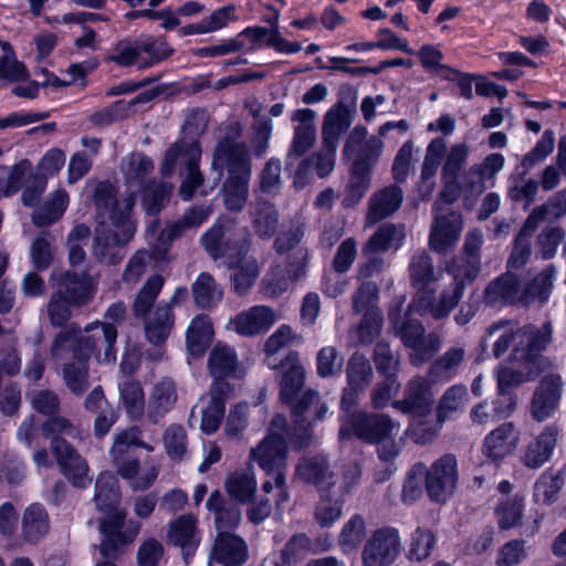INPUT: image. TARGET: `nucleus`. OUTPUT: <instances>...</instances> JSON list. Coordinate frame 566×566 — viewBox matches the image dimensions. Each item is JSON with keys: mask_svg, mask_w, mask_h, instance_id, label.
Wrapping results in <instances>:
<instances>
[{"mask_svg": "<svg viewBox=\"0 0 566 566\" xmlns=\"http://www.w3.org/2000/svg\"><path fill=\"white\" fill-rule=\"evenodd\" d=\"M120 170L125 177V182L129 191L128 196L122 201L114 197L113 207L125 211V201L136 200V193L144 191L143 207L148 213L158 212L172 193L174 186L168 182L158 185L146 184L148 177L154 170V164L150 158L142 153H133L125 157L120 165ZM116 190L114 189V196Z\"/></svg>", "mask_w": 566, "mask_h": 566, "instance_id": "11", "label": "nucleus"}, {"mask_svg": "<svg viewBox=\"0 0 566 566\" xmlns=\"http://www.w3.org/2000/svg\"><path fill=\"white\" fill-rule=\"evenodd\" d=\"M402 202V191L390 185L375 192L368 202L366 221L374 224L397 211Z\"/></svg>", "mask_w": 566, "mask_h": 566, "instance_id": "30", "label": "nucleus"}, {"mask_svg": "<svg viewBox=\"0 0 566 566\" xmlns=\"http://www.w3.org/2000/svg\"><path fill=\"white\" fill-rule=\"evenodd\" d=\"M177 401L176 384L164 378L155 384L148 398L147 417L153 423L165 417L175 406Z\"/></svg>", "mask_w": 566, "mask_h": 566, "instance_id": "29", "label": "nucleus"}, {"mask_svg": "<svg viewBox=\"0 0 566 566\" xmlns=\"http://www.w3.org/2000/svg\"><path fill=\"white\" fill-rule=\"evenodd\" d=\"M205 250L214 259H221L231 271L230 280L234 292L247 294L259 276L260 269L255 258L248 254L250 241L247 233L235 240L229 228L218 220L201 237Z\"/></svg>", "mask_w": 566, "mask_h": 566, "instance_id": "6", "label": "nucleus"}, {"mask_svg": "<svg viewBox=\"0 0 566 566\" xmlns=\"http://www.w3.org/2000/svg\"><path fill=\"white\" fill-rule=\"evenodd\" d=\"M228 390L224 382H214L209 396L201 399L200 429L206 434L214 433L224 416V399L222 395Z\"/></svg>", "mask_w": 566, "mask_h": 566, "instance_id": "27", "label": "nucleus"}, {"mask_svg": "<svg viewBox=\"0 0 566 566\" xmlns=\"http://www.w3.org/2000/svg\"><path fill=\"white\" fill-rule=\"evenodd\" d=\"M163 444L168 458L182 461L188 454V437L181 424H169L163 433Z\"/></svg>", "mask_w": 566, "mask_h": 566, "instance_id": "53", "label": "nucleus"}, {"mask_svg": "<svg viewBox=\"0 0 566 566\" xmlns=\"http://www.w3.org/2000/svg\"><path fill=\"white\" fill-rule=\"evenodd\" d=\"M211 213L212 208L210 206L191 207L179 220L171 223L161 235L172 240L187 230L200 227Z\"/></svg>", "mask_w": 566, "mask_h": 566, "instance_id": "50", "label": "nucleus"}, {"mask_svg": "<svg viewBox=\"0 0 566 566\" xmlns=\"http://www.w3.org/2000/svg\"><path fill=\"white\" fill-rule=\"evenodd\" d=\"M195 303L201 308H211L222 300V289L209 273H200L192 284Z\"/></svg>", "mask_w": 566, "mask_h": 566, "instance_id": "48", "label": "nucleus"}, {"mask_svg": "<svg viewBox=\"0 0 566 566\" xmlns=\"http://www.w3.org/2000/svg\"><path fill=\"white\" fill-rule=\"evenodd\" d=\"M434 214L429 245L434 252L447 253L455 247L459 240L463 227L462 216L455 211L443 214L436 210Z\"/></svg>", "mask_w": 566, "mask_h": 566, "instance_id": "18", "label": "nucleus"}, {"mask_svg": "<svg viewBox=\"0 0 566 566\" xmlns=\"http://www.w3.org/2000/svg\"><path fill=\"white\" fill-rule=\"evenodd\" d=\"M305 371L301 364L298 354L291 352L282 361V377L280 381L281 399L292 403L295 396L304 385Z\"/></svg>", "mask_w": 566, "mask_h": 566, "instance_id": "33", "label": "nucleus"}, {"mask_svg": "<svg viewBox=\"0 0 566 566\" xmlns=\"http://www.w3.org/2000/svg\"><path fill=\"white\" fill-rule=\"evenodd\" d=\"M130 446H127L123 440L114 437V442L111 448L109 454L118 474L122 478H132L137 472L139 461L135 458H126Z\"/></svg>", "mask_w": 566, "mask_h": 566, "instance_id": "61", "label": "nucleus"}, {"mask_svg": "<svg viewBox=\"0 0 566 566\" xmlns=\"http://www.w3.org/2000/svg\"><path fill=\"white\" fill-rule=\"evenodd\" d=\"M458 479V460L453 454H444L430 468L426 467L424 485L430 500L446 503L453 495Z\"/></svg>", "mask_w": 566, "mask_h": 566, "instance_id": "13", "label": "nucleus"}, {"mask_svg": "<svg viewBox=\"0 0 566 566\" xmlns=\"http://www.w3.org/2000/svg\"><path fill=\"white\" fill-rule=\"evenodd\" d=\"M164 277L155 274L147 279L133 302V312L137 318H145L151 311L164 286Z\"/></svg>", "mask_w": 566, "mask_h": 566, "instance_id": "47", "label": "nucleus"}, {"mask_svg": "<svg viewBox=\"0 0 566 566\" xmlns=\"http://www.w3.org/2000/svg\"><path fill=\"white\" fill-rule=\"evenodd\" d=\"M254 232L262 239H271L279 227V210L269 201H258L250 209Z\"/></svg>", "mask_w": 566, "mask_h": 566, "instance_id": "39", "label": "nucleus"}, {"mask_svg": "<svg viewBox=\"0 0 566 566\" xmlns=\"http://www.w3.org/2000/svg\"><path fill=\"white\" fill-rule=\"evenodd\" d=\"M518 443L520 432L513 423L506 422L485 436L482 452L492 462H501L516 450Z\"/></svg>", "mask_w": 566, "mask_h": 566, "instance_id": "22", "label": "nucleus"}, {"mask_svg": "<svg viewBox=\"0 0 566 566\" xmlns=\"http://www.w3.org/2000/svg\"><path fill=\"white\" fill-rule=\"evenodd\" d=\"M49 531V517L39 504L30 505L23 515L22 533L28 542H38Z\"/></svg>", "mask_w": 566, "mask_h": 566, "instance_id": "51", "label": "nucleus"}, {"mask_svg": "<svg viewBox=\"0 0 566 566\" xmlns=\"http://www.w3.org/2000/svg\"><path fill=\"white\" fill-rule=\"evenodd\" d=\"M211 558L223 566H240L248 558V544L233 533L219 532L211 551Z\"/></svg>", "mask_w": 566, "mask_h": 566, "instance_id": "24", "label": "nucleus"}, {"mask_svg": "<svg viewBox=\"0 0 566 566\" xmlns=\"http://www.w3.org/2000/svg\"><path fill=\"white\" fill-rule=\"evenodd\" d=\"M75 363H69L63 368V378L67 388L75 395H81L87 389V360L78 355H73Z\"/></svg>", "mask_w": 566, "mask_h": 566, "instance_id": "58", "label": "nucleus"}, {"mask_svg": "<svg viewBox=\"0 0 566 566\" xmlns=\"http://www.w3.org/2000/svg\"><path fill=\"white\" fill-rule=\"evenodd\" d=\"M346 371L348 385L356 390H365L371 380V365L369 360L360 354H354L350 357Z\"/></svg>", "mask_w": 566, "mask_h": 566, "instance_id": "57", "label": "nucleus"}, {"mask_svg": "<svg viewBox=\"0 0 566 566\" xmlns=\"http://www.w3.org/2000/svg\"><path fill=\"white\" fill-rule=\"evenodd\" d=\"M143 319L148 342L159 346L169 337L175 317L169 304L159 303L155 310Z\"/></svg>", "mask_w": 566, "mask_h": 566, "instance_id": "34", "label": "nucleus"}, {"mask_svg": "<svg viewBox=\"0 0 566 566\" xmlns=\"http://www.w3.org/2000/svg\"><path fill=\"white\" fill-rule=\"evenodd\" d=\"M208 366L216 379L237 376L238 358L234 349L224 344H216L210 353Z\"/></svg>", "mask_w": 566, "mask_h": 566, "instance_id": "46", "label": "nucleus"}, {"mask_svg": "<svg viewBox=\"0 0 566 566\" xmlns=\"http://www.w3.org/2000/svg\"><path fill=\"white\" fill-rule=\"evenodd\" d=\"M434 394L427 378H412L405 390V398L392 402V407L411 417L407 433L418 444L431 442L443 423L429 420Z\"/></svg>", "mask_w": 566, "mask_h": 566, "instance_id": "10", "label": "nucleus"}, {"mask_svg": "<svg viewBox=\"0 0 566 566\" xmlns=\"http://www.w3.org/2000/svg\"><path fill=\"white\" fill-rule=\"evenodd\" d=\"M296 475L304 482L319 488L334 484L331 481L333 473L329 471L327 459L321 453L305 455L296 467Z\"/></svg>", "mask_w": 566, "mask_h": 566, "instance_id": "36", "label": "nucleus"}, {"mask_svg": "<svg viewBox=\"0 0 566 566\" xmlns=\"http://www.w3.org/2000/svg\"><path fill=\"white\" fill-rule=\"evenodd\" d=\"M241 132L239 123L231 124L226 136L218 143L212 159V168L219 171V176L223 170L228 172L223 185V201L229 210H242L249 196L252 167L247 144L237 140Z\"/></svg>", "mask_w": 566, "mask_h": 566, "instance_id": "5", "label": "nucleus"}, {"mask_svg": "<svg viewBox=\"0 0 566 566\" xmlns=\"http://www.w3.org/2000/svg\"><path fill=\"white\" fill-rule=\"evenodd\" d=\"M276 321L277 315L272 307L254 305L235 315L230 325L239 335L252 337L268 332Z\"/></svg>", "mask_w": 566, "mask_h": 566, "instance_id": "20", "label": "nucleus"}, {"mask_svg": "<svg viewBox=\"0 0 566 566\" xmlns=\"http://www.w3.org/2000/svg\"><path fill=\"white\" fill-rule=\"evenodd\" d=\"M559 431L556 424L546 426L524 450L521 458L523 464L530 469H538L546 463L556 447Z\"/></svg>", "mask_w": 566, "mask_h": 566, "instance_id": "25", "label": "nucleus"}, {"mask_svg": "<svg viewBox=\"0 0 566 566\" xmlns=\"http://www.w3.org/2000/svg\"><path fill=\"white\" fill-rule=\"evenodd\" d=\"M327 412L328 407L325 403H319L317 392L308 390L292 408L295 422L293 431L291 432L287 428L285 417L276 415L272 419L268 436L251 449L250 460L256 462L268 475L275 479V486L280 495L279 505L289 500L285 486L286 440L289 439L296 448L307 447L312 441L310 427L313 420L324 419Z\"/></svg>", "mask_w": 566, "mask_h": 566, "instance_id": "1", "label": "nucleus"}, {"mask_svg": "<svg viewBox=\"0 0 566 566\" xmlns=\"http://www.w3.org/2000/svg\"><path fill=\"white\" fill-rule=\"evenodd\" d=\"M94 201L101 220L92 247L93 255L101 263L117 264L125 256L124 247L136 232V223L130 216L133 200L125 201V211L114 208V186L99 182L94 191Z\"/></svg>", "mask_w": 566, "mask_h": 566, "instance_id": "4", "label": "nucleus"}, {"mask_svg": "<svg viewBox=\"0 0 566 566\" xmlns=\"http://www.w3.org/2000/svg\"><path fill=\"white\" fill-rule=\"evenodd\" d=\"M416 54L426 72L446 80H452L458 75L454 69L443 64V52L440 44H423Z\"/></svg>", "mask_w": 566, "mask_h": 566, "instance_id": "45", "label": "nucleus"}, {"mask_svg": "<svg viewBox=\"0 0 566 566\" xmlns=\"http://www.w3.org/2000/svg\"><path fill=\"white\" fill-rule=\"evenodd\" d=\"M352 116L343 102H337L324 115L322 139L324 148L336 150L340 136L349 128Z\"/></svg>", "mask_w": 566, "mask_h": 566, "instance_id": "26", "label": "nucleus"}, {"mask_svg": "<svg viewBox=\"0 0 566 566\" xmlns=\"http://www.w3.org/2000/svg\"><path fill=\"white\" fill-rule=\"evenodd\" d=\"M70 198L64 189L52 192L43 206L32 213V221L38 227L49 226L62 218L69 207Z\"/></svg>", "mask_w": 566, "mask_h": 566, "instance_id": "43", "label": "nucleus"}, {"mask_svg": "<svg viewBox=\"0 0 566 566\" xmlns=\"http://www.w3.org/2000/svg\"><path fill=\"white\" fill-rule=\"evenodd\" d=\"M560 394V376L555 374L545 376L532 399L531 411L534 419L542 422L551 418L557 410Z\"/></svg>", "mask_w": 566, "mask_h": 566, "instance_id": "21", "label": "nucleus"}, {"mask_svg": "<svg viewBox=\"0 0 566 566\" xmlns=\"http://www.w3.org/2000/svg\"><path fill=\"white\" fill-rule=\"evenodd\" d=\"M409 275L417 296L409 304L403 317L401 304L389 312V321L394 332L401 338L403 344L411 349L410 360L415 366H420L429 360L440 348L441 339L434 334L424 335L422 325L418 317L426 313L431 314L432 294L436 292L440 274L434 272L431 259L424 252L412 255L409 263Z\"/></svg>", "mask_w": 566, "mask_h": 566, "instance_id": "2", "label": "nucleus"}, {"mask_svg": "<svg viewBox=\"0 0 566 566\" xmlns=\"http://www.w3.org/2000/svg\"><path fill=\"white\" fill-rule=\"evenodd\" d=\"M207 124L208 117L205 111L191 112L182 127L184 137L167 150L161 166L163 174L169 176L178 164L185 165L186 175L182 177L179 192L186 201L191 199L195 190L202 182V175L198 168L201 148L197 138L203 133Z\"/></svg>", "mask_w": 566, "mask_h": 566, "instance_id": "8", "label": "nucleus"}, {"mask_svg": "<svg viewBox=\"0 0 566 566\" xmlns=\"http://www.w3.org/2000/svg\"><path fill=\"white\" fill-rule=\"evenodd\" d=\"M480 271L479 260H463L454 265L450 272L452 274V285L443 291L437 306L431 307V315L434 318L447 316L459 303L467 283L472 282Z\"/></svg>", "mask_w": 566, "mask_h": 566, "instance_id": "15", "label": "nucleus"}, {"mask_svg": "<svg viewBox=\"0 0 566 566\" xmlns=\"http://www.w3.org/2000/svg\"><path fill=\"white\" fill-rule=\"evenodd\" d=\"M384 149V142L380 136L367 137V128L364 126H356L350 132L345 148L344 155H355L354 163H361L368 166V170L377 164Z\"/></svg>", "mask_w": 566, "mask_h": 566, "instance_id": "19", "label": "nucleus"}, {"mask_svg": "<svg viewBox=\"0 0 566 566\" xmlns=\"http://www.w3.org/2000/svg\"><path fill=\"white\" fill-rule=\"evenodd\" d=\"M343 513V501L323 494L315 509V520L322 527H329L339 520Z\"/></svg>", "mask_w": 566, "mask_h": 566, "instance_id": "62", "label": "nucleus"}, {"mask_svg": "<svg viewBox=\"0 0 566 566\" xmlns=\"http://www.w3.org/2000/svg\"><path fill=\"white\" fill-rule=\"evenodd\" d=\"M399 432L400 423L392 420L385 413L356 411V413L348 415L343 418V423L339 429V438L344 440L354 434L359 439L374 444L390 433Z\"/></svg>", "mask_w": 566, "mask_h": 566, "instance_id": "12", "label": "nucleus"}, {"mask_svg": "<svg viewBox=\"0 0 566 566\" xmlns=\"http://www.w3.org/2000/svg\"><path fill=\"white\" fill-rule=\"evenodd\" d=\"M117 329L114 325L104 322H95L85 327L84 332L72 331L61 332L53 345L52 355L56 358H64L71 350L84 359L95 356L101 364H112L116 360L115 343Z\"/></svg>", "mask_w": 566, "mask_h": 566, "instance_id": "9", "label": "nucleus"}, {"mask_svg": "<svg viewBox=\"0 0 566 566\" xmlns=\"http://www.w3.org/2000/svg\"><path fill=\"white\" fill-rule=\"evenodd\" d=\"M370 174L367 165L353 163L350 180L343 199L345 207H354L361 200L370 186Z\"/></svg>", "mask_w": 566, "mask_h": 566, "instance_id": "49", "label": "nucleus"}, {"mask_svg": "<svg viewBox=\"0 0 566 566\" xmlns=\"http://www.w3.org/2000/svg\"><path fill=\"white\" fill-rule=\"evenodd\" d=\"M503 155L494 153L486 156L480 165H474L467 174V178H475L464 184L463 189L470 192H482L485 188L484 180L493 178L504 167Z\"/></svg>", "mask_w": 566, "mask_h": 566, "instance_id": "38", "label": "nucleus"}, {"mask_svg": "<svg viewBox=\"0 0 566 566\" xmlns=\"http://www.w3.org/2000/svg\"><path fill=\"white\" fill-rule=\"evenodd\" d=\"M447 150V142L437 137L432 139L427 149L421 169L420 191L422 199H428L434 189V176L441 165V159Z\"/></svg>", "mask_w": 566, "mask_h": 566, "instance_id": "35", "label": "nucleus"}, {"mask_svg": "<svg viewBox=\"0 0 566 566\" xmlns=\"http://www.w3.org/2000/svg\"><path fill=\"white\" fill-rule=\"evenodd\" d=\"M468 389L464 385H453L440 398L437 418L440 423L449 420L453 413L462 410L468 402Z\"/></svg>", "mask_w": 566, "mask_h": 566, "instance_id": "52", "label": "nucleus"}, {"mask_svg": "<svg viewBox=\"0 0 566 566\" xmlns=\"http://www.w3.org/2000/svg\"><path fill=\"white\" fill-rule=\"evenodd\" d=\"M493 337V356L499 358L512 347L511 360L520 364L518 368L501 366L495 371L497 388L502 394L538 376L543 364L541 352L552 340V326L546 323L541 327H515L511 323L499 322L488 328L484 343Z\"/></svg>", "mask_w": 566, "mask_h": 566, "instance_id": "3", "label": "nucleus"}, {"mask_svg": "<svg viewBox=\"0 0 566 566\" xmlns=\"http://www.w3.org/2000/svg\"><path fill=\"white\" fill-rule=\"evenodd\" d=\"M52 452L64 475L76 488H86L91 484L86 461L75 449L63 439L54 438L51 443Z\"/></svg>", "mask_w": 566, "mask_h": 566, "instance_id": "17", "label": "nucleus"}, {"mask_svg": "<svg viewBox=\"0 0 566 566\" xmlns=\"http://www.w3.org/2000/svg\"><path fill=\"white\" fill-rule=\"evenodd\" d=\"M563 479L559 473L545 471L541 474L534 485V500L537 503L551 504L563 486Z\"/></svg>", "mask_w": 566, "mask_h": 566, "instance_id": "56", "label": "nucleus"}, {"mask_svg": "<svg viewBox=\"0 0 566 566\" xmlns=\"http://www.w3.org/2000/svg\"><path fill=\"white\" fill-rule=\"evenodd\" d=\"M545 217L546 208L544 206L535 208L528 216L515 239V244L509 259L510 269H520L527 262L531 256L530 238Z\"/></svg>", "mask_w": 566, "mask_h": 566, "instance_id": "28", "label": "nucleus"}, {"mask_svg": "<svg viewBox=\"0 0 566 566\" xmlns=\"http://www.w3.org/2000/svg\"><path fill=\"white\" fill-rule=\"evenodd\" d=\"M464 356L465 352L461 347H452L440 356L430 367V379H427L430 386L432 387L433 382L451 380L457 375Z\"/></svg>", "mask_w": 566, "mask_h": 566, "instance_id": "41", "label": "nucleus"}, {"mask_svg": "<svg viewBox=\"0 0 566 566\" xmlns=\"http://www.w3.org/2000/svg\"><path fill=\"white\" fill-rule=\"evenodd\" d=\"M213 337L211 321L206 315L196 316L187 329V348L191 356L201 357Z\"/></svg>", "mask_w": 566, "mask_h": 566, "instance_id": "40", "label": "nucleus"}, {"mask_svg": "<svg viewBox=\"0 0 566 566\" xmlns=\"http://www.w3.org/2000/svg\"><path fill=\"white\" fill-rule=\"evenodd\" d=\"M401 549L399 533L394 527H382L373 532L363 549L364 566H389Z\"/></svg>", "mask_w": 566, "mask_h": 566, "instance_id": "14", "label": "nucleus"}, {"mask_svg": "<svg viewBox=\"0 0 566 566\" xmlns=\"http://www.w3.org/2000/svg\"><path fill=\"white\" fill-rule=\"evenodd\" d=\"M305 256L297 263H289L286 269L282 268L279 263H273L264 274L261 284L260 293L266 298H277L284 294L291 283L302 280L306 273Z\"/></svg>", "mask_w": 566, "mask_h": 566, "instance_id": "16", "label": "nucleus"}, {"mask_svg": "<svg viewBox=\"0 0 566 566\" xmlns=\"http://www.w3.org/2000/svg\"><path fill=\"white\" fill-rule=\"evenodd\" d=\"M228 494L237 501L245 502L256 491V480L252 472L237 471L229 475L226 481Z\"/></svg>", "mask_w": 566, "mask_h": 566, "instance_id": "55", "label": "nucleus"}, {"mask_svg": "<svg viewBox=\"0 0 566 566\" xmlns=\"http://www.w3.org/2000/svg\"><path fill=\"white\" fill-rule=\"evenodd\" d=\"M366 535L365 520L354 515L342 528L338 536V544L344 553L354 552L363 542Z\"/></svg>", "mask_w": 566, "mask_h": 566, "instance_id": "59", "label": "nucleus"}, {"mask_svg": "<svg viewBox=\"0 0 566 566\" xmlns=\"http://www.w3.org/2000/svg\"><path fill=\"white\" fill-rule=\"evenodd\" d=\"M138 42L144 69L161 62L172 53V49L163 38L142 35L138 38Z\"/></svg>", "mask_w": 566, "mask_h": 566, "instance_id": "54", "label": "nucleus"}, {"mask_svg": "<svg viewBox=\"0 0 566 566\" xmlns=\"http://www.w3.org/2000/svg\"><path fill=\"white\" fill-rule=\"evenodd\" d=\"M470 154V148L465 143H458L450 147L442 165V179L457 178L462 166L465 164Z\"/></svg>", "mask_w": 566, "mask_h": 566, "instance_id": "63", "label": "nucleus"}, {"mask_svg": "<svg viewBox=\"0 0 566 566\" xmlns=\"http://www.w3.org/2000/svg\"><path fill=\"white\" fill-rule=\"evenodd\" d=\"M405 239V230L391 223L381 226L377 232L368 240L363 249L365 255H373L385 252L389 249H399Z\"/></svg>", "mask_w": 566, "mask_h": 566, "instance_id": "42", "label": "nucleus"}, {"mask_svg": "<svg viewBox=\"0 0 566 566\" xmlns=\"http://www.w3.org/2000/svg\"><path fill=\"white\" fill-rule=\"evenodd\" d=\"M94 500L97 509L105 513V517L99 525V531L104 536L99 545L101 554L105 558H114L123 546L135 541L140 524L129 521L125 531H122L126 513L118 509L120 492L118 481L114 474L103 472L98 475L95 483Z\"/></svg>", "mask_w": 566, "mask_h": 566, "instance_id": "7", "label": "nucleus"}, {"mask_svg": "<svg viewBox=\"0 0 566 566\" xmlns=\"http://www.w3.org/2000/svg\"><path fill=\"white\" fill-rule=\"evenodd\" d=\"M522 300L521 285L512 273L493 280L484 291V302L491 306H502Z\"/></svg>", "mask_w": 566, "mask_h": 566, "instance_id": "32", "label": "nucleus"}, {"mask_svg": "<svg viewBox=\"0 0 566 566\" xmlns=\"http://www.w3.org/2000/svg\"><path fill=\"white\" fill-rule=\"evenodd\" d=\"M527 556L526 543L520 539H513L505 543L497 552L495 558L496 566H516Z\"/></svg>", "mask_w": 566, "mask_h": 566, "instance_id": "64", "label": "nucleus"}, {"mask_svg": "<svg viewBox=\"0 0 566 566\" xmlns=\"http://www.w3.org/2000/svg\"><path fill=\"white\" fill-rule=\"evenodd\" d=\"M119 401L132 420L140 419L145 412V396L139 381L126 379L119 382Z\"/></svg>", "mask_w": 566, "mask_h": 566, "instance_id": "44", "label": "nucleus"}, {"mask_svg": "<svg viewBox=\"0 0 566 566\" xmlns=\"http://www.w3.org/2000/svg\"><path fill=\"white\" fill-rule=\"evenodd\" d=\"M32 165L29 160H21L10 170L0 168V185L3 197L15 193L24 179L31 172Z\"/></svg>", "mask_w": 566, "mask_h": 566, "instance_id": "60", "label": "nucleus"}, {"mask_svg": "<svg viewBox=\"0 0 566 566\" xmlns=\"http://www.w3.org/2000/svg\"><path fill=\"white\" fill-rule=\"evenodd\" d=\"M98 279L88 274L78 276L75 273L61 274L57 283L62 287L63 293L69 296V302L73 305L81 306L90 302L97 289Z\"/></svg>", "mask_w": 566, "mask_h": 566, "instance_id": "31", "label": "nucleus"}, {"mask_svg": "<svg viewBox=\"0 0 566 566\" xmlns=\"http://www.w3.org/2000/svg\"><path fill=\"white\" fill-rule=\"evenodd\" d=\"M167 539L172 545L180 547L182 556L188 563L200 544L197 518L191 514H184L171 521L168 526Z\"/></svg>", "mask_w": 566, "mask_h": 566, "instance_id": "23", "label": "nucleus"}, {"mask_svg": "<svg viewBox=\"0 0 566 566\" xmlns=\"http://www.w3.org/2000/svg\"><path fill=\"white\" fill-rule=\"evenodd\" d=\"M208 511L214 514L216 527L219 532L235 528L241 522L239 507L227 502L219 491H213L206 504Z\"/></svg>", "mask_w": 566, "mask_h": 566, "instance_id": "37", "label": "nucleus"}]
</instances>
